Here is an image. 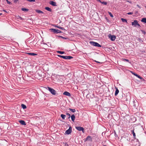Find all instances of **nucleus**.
<instances>
[{"instance_id":"32","label":"nucleus","mask_w":146,"mask_h":146,"mask_svg":"<svg viewBox=\"0 0 146 146\" xmlns=\"http://www.w3.org/2000/svg\"><path fill=\"white\" fill-rule=\"evenodd\" d=\"M141 31L142 32V33L144 34L145 35V34L146 32L145 31H144L143 30H141Z\"/></svg>"},{"instance_id":"37","label":"nucleus","mask_w":146,"mask_h":146,"mask_svg":"<svg viewBox=\"0 0 146 146\" xmlns=\"http://www.w3.org/2000/svg\"><path fill=\"white\" fill-rule=\"evenodd\" d=\"M124 60L126 61V62H129V60L128 59H124Z\"/></svg>"},{"instance_id":"5","label":"nucleus","mask_w":146,"mask_h":146,"mask_svg":"<svg viewBox=\"0 0 146 146\" xmlns=\"http://www.w3.org/2000/svg\"><path fill=\"white\" fill-rule=\"evenodd\" d=\"M75 128L78 131H82L83 133H84V129L83 127L80 126H76Z\"/></svg>"},{"instance_id":"40","label":"nucleus","mask_w":146,"mask_h":146,"mask_svg":"<svg viewBox=\"0 0 146 146\" xmlns=\"http://www.w3.org/2000/svg\"><path fill=\"white\" fill-rule=\"evenodd\" d=\"M18 1V0H14V2H17V1Z\"/></svg>"},{"instance_id":"41","label":"nucleus","mask_w":146,"mask_h":146,"mask_svg":"<svg viewBox=\"0 0 146 146\" xmlns=\"http://www.w3.org/2000/svg\"><path fill=\"white\" fill-rule=\"evenodd\" d=\"M137 25H138V26L139 27H141L140 25L138 23V24H137Z\"/></svg>"},{"instance_id":"44","label":"nucleus","mask_w":146,"mask_h":146,"mask_svg":"<svg viewBox=\"0 0 146 146\" xmlns=\"http://www.w3.org/2000/svg\"><path fill=\"white\" fill-rule=\"evenodd\" d=\"M2 15V13H0V15Z\"/></svg>"},{"instance_id":"10","label":"nucleus","mask_w":146,"mask_h":146,"mask_svg":"<svg viewBox=\"0 0 146 146\" xmlns=\"http://www.w3.org/2000/svg\"><path fill=\"white\" fill-rule=\"evenodd\" d=\"M63 94L64 95H66V96H69V97H70L71 96V94H70L69 92H67V91H65V92H64L63 93Z\"/></svg>"},{"instance_id":"1","label":"nucleus","mask_w":146,"mask_h":146,"mask_svg":"<svg viewBox=\"0 0 146 146\" xmlns=\"http://www.w3.org/2000/svg\"><path fill=\"white\" fill-rule=\"evenodd\" d=\"M46 89L48 90L52 95H55L56 94V91L53 88L47 86L46 87Z\"/></svg>"},{"instance_id":"18","label":"nucleus","mask_w":146,"mask_h":146,"mask_svg":"<svg viewBox=\"0 0 146 146\" xmlns=\"http://www.w3.org/2000/svg\"><path fill=\"white\" fill-rule=\"evenodd\" d=\"M134 128L133 129V130L131 131V132H132V134H133V135L134 138H136V135H135V133L134 132Z\"/></svg>"},{"instance_id":"9","label":"nucleus","mask_w":146,"mask_h":146,"mask_svg":"<svg viewBox=\"0 0 146 146\" xmlns=\"http://www.w3.org/2000/svg\"><path fill=\"white\" fill-rule=\"evenodd\" d=\"M138 23V22L137 20H134V22H132L131 25H134L135 27H136V25Z\"/></svg>"},{"instance_id":"29","label":"nucleus","mask_w":146,"mask_h":146,"mask_svg":"<svg viewBox=\"0 0 146 146\" xmlns=\"http://www.w3.org/2000/svg\"><path fill=\"white\" fill-rule=\"evenodd\" d=\"M101 3L104 5H106L107 4V2H102Z\"/></svg>"},{"instance_id":"47","label":"nucleus","mask_w":146,"mask_h":146,"mask_svg":"<svg viewBox=\"0 0 146 146\" xmlns=\"http://www.w3.org/2000/svg\"><path fill=\"white\" fill-rule=\"evenodd\" d=\"M145 8H146V6H145Z\"/></svg>"},{"instance_id":"33","label":"nucleus","mask_w":146,"mask_h":146,"mask_svg":"<svg viewBox=\"0 0 146 146\" xmlns=\"http://www.w3.org/2000/svg\"><path fill=\"white\" fill-rule=\"evenodd\" d=\"M60 37H61V38H62L63 39H68V38H66V37H63V36H60Z\"/></svg>"},{"instance_id":"22","label":"nucleus","mask_w":146,"mask_h":146,"mask_svg":"<svg viewBox=\"0 0 146 146\" xmlns=\"http://www.w3.org/2000/svg\"><path fill=\"white\" fill-rule=\"evenodd\" d=\"M141 21L143 22L144 23H146V18H143L141 20Z\"/></svg>"},{"instance_id":"15","label":"nucleus","mask_w":146,"mask_h":146,"mask_svg":"<svg viewBox=\"0 0 146 146\" xmlns=\"http://www.w3.org/2000/svg\"><path fill=\"white\" fill-rule=\"evenodd\" d=\"M50 4L53 6H56V2L53 1H51L50 2Z\"/></svg>"},{"instance_id":"8","label":"nucleus","mask_w":146,"mask_h":146,"mask_svg":"<svg viewBox=\"0 0 146 146\" xmlns=\"http://www.w3.org/2000/svg\"><path fill=\"white\" fill-rule=\"evenodd\" d=\"M131 72L132 74H133L134 76H136L137 77V78H139L140 79H141V80H142V79H144L142 77H141L139 75L136 74L135 73L131 71Z\"/></svg>"},{"instance_id":"34","label":"nucleus","mask_w":146,"mask_h":146,"mask_svg":"<svg viewBox=\"0 0 146 146\" xmlns=\"http://www.w3.org/2000/svg\"><path fill=\"white\" fill-rule=\"evenodd\" d=\"M27 1H29V2H35V0H27Z\"/></svg>"},{"instance_id":"12","label":"nucleus","mask_w":146,"mask_h":146,"mask_svg":"<svg viewBox=\"0 0 146 146\" xmlns=\"http://www.w3.org/2000/svg\"><path fill=\"white\" fill-rule=\"evenodd\" d=\"M19 122L20 123L23 125H26L25 122L23 120H19Z\"/></svg>"},{"instance_id":"39","label":"nucleus","mask_w":146,"mask_h":146,"mask_svg":"<svg viewBox=\"0 0 146 146\" xmlns=\"http://www.w3.org/2000/svg\"><path fill=\"white\" fill-rule=\"evenodd\" d=\"M127 2H128L129 3H132V2L131 1H127Z\"/></svg>"},{"instance_id":"19","label":"nucleus","mask_w":146,"mask_h":146,"mask_svg":"<svg viewBox=\"0 0 146 146\" xmlns=\"http://www.w3.org/2000/svg\"><path fill=\"white\" fill-rule=\"evenodd\" d=\"M36 12L38 13H43V12L40 10H36Z\"/></svg>"},{"instance_id":"14","label":"nucleus","mask_w":146,"mask_h":146,"mask_svg":"<svg viewBox=\"0 0 146 146\" xmlns=\"http://www.w3.org/2000/svg\"><path fill=\"white\" fill-rule=\"evenodd\" d=\"M115 88L116 90H115V96H116L117 95V94L119 93V90L117 87H115Z\"/></svg>"},{"instance_id":"11","label":"nucleus","mask_w":146,"mask_h":146,"mask_svg":"<svg viewBox=\"0 0 146 146\" xmlns=\"http://www.w3.org/2000/svg\"><path fill=\"white\" fill-rule=\"evenodd\" d=\"M109 38L111 40L113 41L115 40L116 37L114 35H111L110 36H109Z\"/></svg>"},{"instance_id":"42","label":"nucleus","mask_w":146,"mask_h":146,"mask_svg":"<svg viewBox=\"0 0 146 146\" xmlns=\"http://www.w3.org/2000/svg\"><path fill=\"white\" fill-rule=\"evenodd\" d=\"M97 1L98 2H100V3H101L102 1L100 0H98Z\"/></svg>"},{"instance_id":"16","label":"nucleus","mask_w":146,"mask_h":146,"mask_svg":"<svg viewBox=\"0 0 146 146\" xmlns=\"http://www.w3.org/2000/svg\"><path fill=\"white\" fill-rule=\"evenodd\" d=\"M71 117L72 120L73 121H74L75 119V117L74 115V114L72 115Z\"/></svg>"},{"instance_id":"35","label":"nucleus","mask_w":146,"mask_h":146,"mask_svg":"<svg viewBox=\"0 0 146 146\" xmlns=\"http://www.w3.org/2000/svg\"><path fill=\"white\" fill-rule=\"evenodd\" d=\"M5 0L7 1V3L8 4H11V2L9 1L8 0Z\"/></svg>"},{"instance_id":"31","label":"nucleus","mask_w":146,"mask_h":146,"mask_svg":"<svg viewBox=\"0 0 146 146\" xmlns=\"http://www.w3.org/2000/svg\"><path fill=\"white\" fill-rule=\"evenodd\" d=\"M137 40L139 42H143L141 38H138Z\"/></svg>"},{"instance_id":"30","label":"nucleus","mask_w":146,"mask_h":146,"mask_svg":"<svg viewBox=\"0 0 146 146\" xmlns=\"http://www.w3.org/2000/svg\"><path fill=\"white\" fill-rule=\"evenodd\" d=\"M66 115H67L68 116V118L69 119L70 118V113H66Z\"/></svg>"},{"instance_id":"28","label":"nucleus","mask_w":146,"mask_h":146,"mask_svg":"<svg viewBox=\"0 0 146 146\" xmlns=\"http://www.w3.org/2000/svg\"><path fill=\"white\" fill-rule=\"evenodd\" d=\"M108 13L111 17H113V15L112 14V13L110 12H108Z\"/></svg>"},{"instance_id":"6","label":"nucleus","mask_w":146,"mask_h":146,"mask_svg":"<svg viewBox=\"0 0 146 146\" xmlns=\"http://www.w3.org/2000/svg\"><path fill=\"white\" fill-rule=\"evenodd\" d=\"M72 131V128L71 126L69 127V128L68 130H66L65 131V134L68 135L70 134Z\"/></svg>"},{"instance_id":"38","label":"nucleus","mask_w":146,"mask_h":146,"mask_svg":"<svg viewBox=\"0 0 146 146\" xmlns=\"http://www.w3.org/2000/svg\"><path fill=\"white\" fill-rule=\"evenodd\" d=\"M137 6L138 7H139V8H140H140H141V7H140V6H139V5H138V4H137Z\"/></svg>"},{"instance_id":"24","label":"nucleus","mask_w":146,"mask_h":146,"mask_svg":"<svg viewBox=\"0 0 146 146\" xmlns=\"http://www.w3.org/2000/svg\"><path fill=\"white\" fill-rule=\"evenodd\" d=\"M56 27H57V28H59L60 29H62V30H65L64 28L63 27H60L58 26H56Z\"/></svg>"},{"instance_id":"20","label":"nucleus","mask_w":146,"mask_h":146,"mask_svg":"<svg viewBox=\"0 0 146 146\" xmlns=\"http://www.w3.org/2000/svg\"><path fill=\"white\" fill-rule=\"evenodd\" d=\"M21 9L22 11L27 12L29 10V9L25 8H22Z\"/></svg>"},{"instance_id":"17","label":"nucleus","mask_w":146,"mask_h":146,"mask_svg":"<svg viewBox=\"0 0 146 146\" xmlns=\"http://www.w3.org/2000/svg\"><path fill=\"white\" fill-rule=\"evenodd\" d=\"M45 9L46 10L50 11V12H51L52 11V9L49 7H45Z\"/></svg>"},{"instance_id":"45","label":"nucleus","mask_w":146,"mask_h":146,"mask_svg":"<svg viewBox=\"0 0 146 146\" xmlns=\"http://www.w3.org/2000/svg\"><path fill=\"white\" fill-rule=\"evenodd\" d=\"M3 11H5V12H6V11H5V10H3Z\"/></svg>"},{"instance_id":"3","label":"nucleus","mask_w":146,"mask_h":146,"mask_svg":"<svg viewBox=\"0 0 146 146\" xmlns=\"http://www.w3.org/2000/svg\"><path fill=\"white\" fill-rule=\"evenodd\" d=\"M50 30L51 31L53 32L54 33H62L61 31L55 29H51Z\"/></svg>"},{"instance_id":"13","label":"nucleus","mask_w":146,"mask_h":146,"mask_svg":"<svg viewBox=\"0 0 146 146\" xmlns=\"http://www.w3.org/2000/svg\"><path fill=\"white\" fill-rule=\"evenodd\" d=\"M27 54L29 55L33 56H36L37 55V54L35 53H33L29 52V53H27Z\"/></svg>"},{"instance_id":"25","label":"nucleus","mask_w":146,"mask_h":146,"mask_svg":"<svg viewBox=\"0 0 146 146\" xmlns=\"http://www.w3.org/2000/svg\"><path fill=\"white\" fill-rule=\"evenodd\" d=\"M21 106L23 109H25L27 108L26 106L24 104H22L21 105Z\"/></svg>"},{"instance_id":"7","label":"nucleus","mask_w":146,"mask_h":146,"mask_svg":"<svg viewBox=\"0 0 146 146\" xmlns=\"http://www.w3.org/2000/svg\"><path fill=\"white\" fill-rule=\"evenodd\" d=\"M87 141H89L90 142H92V139L91 137L90 136H88L87 137L86 139L84 140V142H86Z\"/></svg>"},{"instance_id":"2","label":"nucleus","mask_w":146,"mask_h":146,"mask_svg":"<svg viewBox=\"0 0 146 146\" xmlns=\"http://www.w3.org/2000/svg\"><path fill=\"white\" fill-rule=\"evenodd\" d=\"M58 56L59 57L65 59H71L73 58V57L71 56H64L60 55H58Z\"/></svg>"},{"instance_id":"43","label":"nucleus","mask_w":146,"mask_h":146,"mask_svg":"<svg viewBox=\"0 0 146 146\" xmlns=\"http://www.w3.org/2000/svg\"><path fill=\"white\" fill-rule=\"evenodd\" d=\"M95 61V62H96L100 63V62H98V61H96V60H95V61Z\"/></svg>"},{"instance_id":"23","label":"nucleus","mask_w":146,"mask_h":146,"mask_svg":"<svg viewBox=\"0 0 146 146\" xmlns=\"http://www.w3.org/2000/svg\"><path fill=\"white\" fill-rule=\"evenodd\" d=\"M60 116H61V117L62 118V119H65V118L66 117V115L63 114H61V115Z\"/></svg>"},{"instance_id":"27","label":"nucleus","mask_w":146,"mask_h":146,"mask_svg":"<svg viewBox=\"0 0 146 146\" xmlns=\"http://www.w3.org/2000/svg\"><path fill=\"white\" fill-rule=\"evenodd\" d=\"M121 20L123 22L127 23V20L126 19H124L123 18H121Z\"/></svg>"},{"instance_id":"36","label":"nucleus","mask_w":146,"mask_h":146,"mask_svg":"<svg viewBox=\"0 0 146 146\" xmlns=\"http://www.w3.org/2000/svg\"><path fill=\"white\" fill-rule=\"evenodd\" d=\"M133 14V12H129L127 14L128 15H132Z\"/></svg>"},{"instance_id":"26","label":"nucleus","mask_w":146,"mask_h":146,"mask_svg":"<svg viewBox=\"0 0 146 146\" xmlns=\"http://www.w3.org/2000/svg\"><path fill=\"white\" fill-rule=\"evenodd\" d=\"M57 52L58 53H59V54H63L65 52L64 51H57Z\"/></svg>"},{"instance_id":"4","label":"nucleus","mask_w":146,"mask_h":146,"mask_svg":"<svg viewBox=\"0 0 146 146\" xmlns=\"http://www.w3.org/2000/svg\"><path fill=\"white\" fill-rule=\"evenodd\" d=\"M90 42L91 45L94 46L99 47L101 46L97 42L92 41H90Z\"/></svg>"},{"instance_id":"46","label":"nucleus","mask_w":146,"mask_h":146,"mask_svg":"<svg viewBox=\"0 0 146 146\" xmlns=\"http://www.w3.org/2000/svg\"><path fill=\"white\" fill-rule=\"evenodd\" d=\"M103 146H107L106 145H104Z\"/></svg>"},{"instance_id":"21","label":"nucleus","mask_w":146,"mask_h":146,"mask_svg":"<svg viewBox=\"0 0 146 146\" xmlns=\"http://www.w3.org/2000/svg\"><path fill=\"white\" fill-rule=\"evenodd\" d=\"M68 110L72 111V112L74 113L76 111V110L75 109H72L70 108H69Z\"/></svg>"}]
</instances>
